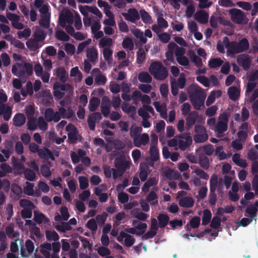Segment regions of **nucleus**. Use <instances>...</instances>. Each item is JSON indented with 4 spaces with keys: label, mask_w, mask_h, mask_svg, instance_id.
I'll use <instances>...</instances> for the list:
<instances>
[{
    "label": "nucleus",
    "mask_w": 258,
    "mask_h": 258,
    "mask_svg": "<svg viewBox=\"0 0 258 258\" xmlns=\"http://www.w3.org/2000/svg\"><path fill=\"white\" fill-rule=\"evenodd\" d=\"M150 159L152 161L155 162L159 159V153L157 147H150Z\"/></svg>",
    "instance_id": "cd10ccee"
},
{
    "label": "nucleus",
    "mask_w": 258,
    "mask_h": 258,
    "mask_svg": "<svg viewBox=\"0 0 258 258\" xmlns=\"http://www.w3.org/2000/svg\"><path fill=\"white\" fill-rule=\"evenodd\" d=\"M25 248L23 245L21 247V255L22 257H28L34 251V245L33 242L30 239H27L25 242Z\"/></svg>",
    "instance_id": "f8f14e48"
},
{
    "label": "nucleus",
    "mask_w": 258,
    "mask_h": 258,
    "mask_svg": "<svg viewBox=\"0 0 258 258\" xmlns=\"http://www.w3.org/2000/svg\"><path fill=\"white\" fill-rule=\"evenodd\" d=\"M68 136L69 140H70L72 143H76L78 140L79 137L80 138L79 141H81L82 140V137L79 135L77 130L68 133Z\"/></svg>",
    "instance_id": "c756f323"
},
{
    "label": "nucleus",
    "mask_w": 258,
    "mask_h": 258,
    "mask_svg": "<svg viewBox=\"0 0 258 258\" xmlns=\"http://www.w3.org/2000/svg\"><path fill=\"white\" fill-rule=\"evenodd\" d=\"M140 14L142 20L144 23L150 24L152 23V17L147 11L144 9L141 10Z\"/></svg>",
    "instance_id": "2f4dec72"
},
{
    "label": "nucleus",
    "mask_w": 258,
    "mask_h": 258,
    "mask_svg": "<svg viewBox=\"0 0 258 258\" xmlns=\"http://www.w3.org/2000/svg\"><path fill=\"white\" fill-rule=\"evenodd\" d=\"M147 170L148 167L147 166H145L144 167H140L139 177L142 181H145L147 180L148 176Z\"/></svg>",
    "instance_id": "de8ad7c7"
},
{
    "label": "nucleus",
    "mask_w": 258,
    "mask_h": 258,
    "mask_svg": "<svg viewBox=\"0 0 258 258\" xmlns=\"http://www.w3.org/2000/svg\"><path fill=\"white\" fill-rule=\"evenodd\" d=\"M142 131V128L141 126H132L130 130V136L133 138V141H134V139H136L139 136V134L141 133Z\"/></svg>",
    "instance_id": "37998d69"
},
{
    "label": "nucleus",
    "mask_w": 258,
    "mask_h": 258,
    "mask_svg": "<svg viewBox=\"0 0 258 258\" xmlns=\"http://www.w3.org/2000/svg\"><path fill=\"white\" fill-rule=\"evenodd\" d=\"M190 58L192 62L194 63L197 67L200 68L202 66L203 63L201 58L197 55L194 52H192V53L190 54Z\"/></svg>",
    "instance_id": "c9c22d12"
},
{
    "label": "nucleus",
    "mask_w": 258,
    "mask_h": 258,
    "mask_svg": "<svg viewBox=\"0 0 258 258\" xmlns=\"http://www.w3.org/2000/svg\"><path fill=\"white\" fill-rule=\"evenodd\" d=\"M228 122V116L226 113L223 112L220 114L214 128H212V130L217 134L221 135L227 130Z\"/></svg>",
    "instance_id": "39448f33"
},
{
    "label": "nucleus",
    "mask_w": 258,
    "mask_h": 258,
    "mask_svg": "<svg viewBox=\"0 0 258 258\" xmlns=\"http://www.w3.org/2000/svg\"><path fill=\"white\" fill-rule=\"evenodd\" d=\"M107 216L108 214L106 212H103L101 215H98L96 217V222L99 225H103L106 220Z\"/></svg>",
    "instance_id": "0e129e2a"
},
{
    "label": "nucleus",
    "mask_w": 258,
    "mask_h": 258,
    "mask_svg": "<svg viewBox=\"0 0 258 258\" xmlns=\"http://www.w3.org/2000/svg\"><path fill=\"white\" fill-rule=\"evenodd\" d=\"M56 76L59 79V81L64 83L68 80V74L66 70L63 67H60L57 69L56 71Z\"/></svg>",
    "instance_id": "412c9836"
},
{
    "label": "nucleus",
    "mask_w": 258,
    "mask_h": 258,
    "mask_svg": "<svg viewBox=\"0 0 258 258\" xmlns=\"http://www.w3.org/2000/svg\"><path fill=\"white\" fill-rule=\"evenodd\" d=\"M46 237L48 241H56L59 239V235L55 231H46Z\"/></svg>",
    "instance_id": "a19ab883"
},
{
    "label": "nucleus",
    "mask_w": 258,
    "mask_h": 258,
    "mask_svg": "<svg viewBox=\"0 0 258 258\" xmlns=\"http://www.w3.org/2000/svg\"><path fill=\"white\" fill-rule=\"evenodd\" d=\"M149 141V137L147 134L144 133L139 135L136 139H134V144L135 147H140L142 145H146Z\"/></svg>",
    "instance_id": "4468645a"
},
{
    "label": "nucleus",
    "mask_w": 258,
    "mask_h": 258,
    "mask_svg": "<svg viewBox=\"0 0 258 258\" xmlns=\"http://www.w3.org/2000/svg\"><path fill=\"white\" fill-rule=\"evenodd\" d=\"M146 57V53L143 48L139 49L137 54V62L138 64H142L144 61Z\"/></svg>",
    "instance_id": "4c0bfd02"
},
{
    "label": "nucleus",
    "mask_w": 258,
    "mask_h": 258,
    "mask_svg": "<svg viewBox=\"0 0 258 258\" xmlns=\"http://www.w3.org/2000/svg\"><path fill=\"white\" fill-rule=\"evenodd\" d=\"M195 19L201 24H206L208 22L209 15L204 10L197 12L195 15Z\"/></svg>",
    "instance_id": "dca6fc26"
},
{
    "label": "nucleus",
    "mask_w": 258,
    "mask_h": 258,
    "mask_svg": "<svg viewBox=\"0 0 258 258\" xmlns=\"http://www.w3.org/2000/svg\"><path fill=\"white\" fill-rule=\"evenodd\" d=\"M13 121L14 125L18 127L21 126L26 122V117L23 113H17L14 116Z\"/></svg>",
    "instance_id": "4be33fe9"
},
{
    "label": "nucleus",
    "mask_w": 258,
    "mask_h": 258,
    "mask_svg": "<svg viewBox=\"0 0 258 258\" xmlns=\"http://www.w3.org/2000/svg\"><path fill=\"white\" fill-rule=\"evenodd\" d=\"M159 227L165 228L169 223L170 218L166 214L160 213L157 216Z\"/></svg>",
    "instance_id": "a211bd4d"
},
{
    "label": "nucleus",
    "mask_w": 258,
    "mask_h": 258,
    "mask_svg": "<svg viewBox=\"0 0 258 258\" xmlns=\"http://www.w3.org/2000/svg\"><path fill=\"white\" fill-rule=\"evenodd\" d=\"M55 37L60 41H68L70 36L63 30H57L55 33Z\"/></svg>",
    "instance_id": "72a5a7b5"
},
{
    "label": "nucleus",
    "mask_w": 258,
    "mask_h": 258,
    "mask_svg": "<svg viewBox=\"0 0 258 258\" xmlns=\"http://www.w3.org/2000/svg\"><path fill=\"white\" fill-rule=\"evenodd\" d=\"M34 220L38 224H41L43 222L47 223L49 222V219L42 213H37L34 212Z\"/></svg>",
    "instance_id": "a878e982"
},
{
    "label": "nucleus",
    "mask_w": 258,
    "mask_h": 258,
    "mask_svg": "<svg viewBox=\"0 0 258 258\" xmlns=\"http://www.w3.org/2000/svg\"><path fill=\"white\" fill-rule=\"evenodd\" d=\"M87 227L93 231H96L97 229V222L94 219H90L87 223Z\"/></svg>",
    "instance_id": "69168bd1"
},
{
    "label": "nucleus",
    "mask_w": 258,
    "mask_h": 258,
    "mask_svg": "<svg viewBox=\"0 0 258 258\" xmlns=\"http://www.w3.org/2000/svg\"><path fill=\"white\" fill-rule=\"evenodd\" d=\"M28 128L30 131H34L37 128V120L35 117H31L27 122Z\"/></svg>",
    "instance_id": "6e6d98bb"
},
{
    "label": "nucleus",
    "mask_w": 258,
    "mask_h": 258,
    "mask_svg": "<svg viewBox=\"0 0 258 258\" xmlns=\"http://www.w3.org/2000/svg\"><path fill=\"white\" fill-rule=\"evenodd\" d=\"M29 149L32 153H37L40 158L47 160L50 159L52 161L55 160L52 152L48 148L44 147L43 149H39V146L34 143L29 144Z\"/></svg>",
    "instance_id": "20e7f679"
},
{
    "label": "nucleus",
    "mask_w": 258,
    "mask_h": 258,
    "mask_svg": "<svg viewBox=\"0 0 258 258\" xmlns=\"http://www.w3.org/2000/svg\"><path fill=\"white\" fill-rule=\"evenodd\" d=\"M80 188L81 189H86L89 185L88 180L86 177L81 176L79 177Z\"/></svg>",
    "instance_id": "4d7b16f0"
},
{
    "label": "nucleus",
    "mask_w": 258,
    "mask_h": 258,
    "mask_svg": "<svg viewBox=\"0 0 258 258\" xmlns=\"http://www.w3.org/2000/svg\"><path fill=\"white\" fill-rule=\"evenodd\" d=\"M200 221V218L198 216H195L190 220L188 224L191 228L196 229L199 227Z\"/></svg>",
    "instance_id": "8fccbe9b"
},
{
    "label": "nucleus",
    "mask_w": 258,
    "mask_h": 258,
    "mask_svg": "<svg viewBox=\"0 0 258 258\" xmlns=\"http://www.w3.org/2000/svg\"><path fill=\"white\" fill-rule=\"evenodd\" d=\"M97 50L95 48H89L87 49V57L91 62H94L97 58Z\"/></svg>",
    "instance_id": "5701e85b"
},
{
    "label": "nucleus",
    "mask_w": 258,
    "mask_h": 258,
    "mask_svg": "<svg viewBox=\"0 0 258 258\" xmlns=\"http://www.w3.org/2000/svg\"><path fill=\"white\" fill-rule=\"evenodd\" d=\"M212 214L209 209H205L203 211V216L202 217V225H207L211 221Z\"/></svg>",
    "instance_id": "473e14b6"
},
{
    "label": "nucleus",
    "mask_w": 258,
    "mask_h": 258,
    "mask_svg": "<svg viewBox=\"0 0 258 258\" xmlns=\"http://www.w3.org/2000/svg\"><path fill=\"white\" fill-rule=\"evenodd\" d=\"M125 19L132 23H135L140 19V14L135 8H131L128 10L127 13L122 14Z\"/></svg>",
    "instance_id": "9d476101"
},
{
    "label": "nucleus",
    "mask_w": 258,
    "mask_h": 258,
    "mask_svg": "<svg viewBox=\"0 0 258 258\" xmlns=\"http://www.w3.org/2000/svg\"><path fill=\"white\" fill-rule=\"evenodd\" d=\"M61 16L63 17L68 24L72 25L73 23L74 16L73 13L70 11H67L64 14H62Z\"/></svg>",
    "instance_id": "3c124183"
},
{
    "label": "nucleus",
    "mask_w": 258,
    "mask_h": 258,
    "mask_svg": "<svg viewBox=\"0 0 258 258\" xmlns=\"http://www.w3.org/2000/svg\"><path fill=\"white\" fill-rule=\"evenodd\" d=\"M199 163L201 167L207 170L209 168V161L208 158L203 154H201L199 156Z\"/></svg>",
    "instance_id": "b1692460"
},
{
    "label": "nucleus",
    "mask_w": 258,
    "mask_h": 258,
    "mask_svg": "<svg viewBox=\"0 0 258 258\" xmlns=\"http://www.w3.org/2000/svg\"><path fill=\"white\" fill-rule=\"evenodd\" d=\"M208 139V135L207 134L204 135L196 134L194 136V141L196 143H201L206 142Z\"/></svg>",
    "instance_id": "79ce46f5"
},
{
    "label": "nucleus",
    "mask_w": 258,
    "mask_h": 258,
    "mask_svg": "<svg viewBox=\"0 0 258 258\" xmlns=\"http://www.w3.org/2000/svg\"><path fill=\"white\" fill-rule=\"evenodd\" d=\"M245 213H246L250 218L254 219L257 216V209L254 204L249 205L245 209Z\"/></svg>",
    "instance_id": "bb28decb"
},
{
    "label": "nucleus",
    "mask_w": 258,
    "mask_h": 258,
    "mask_svg": "<svg viewBox=\"0 0 258 258\" xmlns=\"http://www.w3.org/2000/svg\"><path fill=\"white\" fill-rule=\"evenodd\" d=\"M149 71L157 80L163 81L168 77V73L167 68L159 61L151 63Z\"/></svg>",
    "instance_id": "7ed1b4c3"
},
{
    "label": "nucleus",
    "mask_w": 258,
    "mask_h": 258,
    "mask_svg": "<svg viewBox=\"0 0 258 258\" xmlns=\"http://www.w3.org/2000/svg\"><path fill=\"white\" fill-rule=\"evenodd\" d=\"M122 47L125 49L132 50L134 49V43L133 40L128 37L124 38L122 43Z\"/></svg>",
    "instance_id": "c03bdc74"
},
{
    "label": "nucleus",
    "mask_w": 258,
    "mask_h": 258,
    "mask_svg": "<svg viewBox=\"0 0 258 258\" xmlns=\"http://www.w3.org/2000/svg\"><path fill=\"white\" fill-rule=\"evenodd\" d=\"M158 196L156 193L154 191H151L146 197V200L148 202H150L156 200V202H153L152 205H155L158 203Z\"/></svg>",
    "instance_id": "5fc2aeb1"
},
{
    "label": "nucleus",
    "mask_w": 258,
    "mask_h": 258,
    "mask_svg": "<svg viewBox=\"0 0 258 258\" xmlns=\"http://www.w3.org/2000/svg\"><path fill=\"white\" fill-rule=\"evenodd\" d=\"M223 61L220 58H212L209 61V66L211 68H216L222 66Z\"/></svg>",
    "instance_id": "e433bc0d"
},
{
    "label": "nucleus",
    "mask_w": 258,
    "mask_h": 258,
    "mask_svg": "<svg viewBox=\"0 0 258 258\" xmlns=\"http://www.w3.org/2000/svg\"><path fill=\"white\" fill-rule=\"evenodd\" d=\"M33 187V183L26 182V185L24 187V193L28 196H33L34 194Z\"/></svg>",
    "instance_id": "09e8293b"
},
{
    "label": "nucleus",
    "mask_w": 258,
    "mask_h": 258,
    "mask_svg": "<svg viewBox=\"0 0 258 258\" xmlns=\"http://www.w3.org/2000/svg\"><path fill=\"white\" fill-rule=\"evenodd\" d=\"M176 138L180 139L178 141V146L181 151H185L192 143L191 137L187 133L181 134L176 136Z\"/></svg>",
    "instance_id": "0eeeda50"
},
{
    "label": "nucleus",
    "mask_w": 258,
    "mask_h": 258,
    "mask_svg": "<svg viewBox=\"0 0 258 258\" xmlns=\"http://www.w3.org/2000/svg\"><path fill=\"white\" fill-rule=\"evenodd\" d=\"M221 219L219 216H214L211 222L210 226L214 229H218L221 226Z\"/></svg>",
    "instance_id": "49530a36"
},
{
    "label": "nucleus",
    "mask_w": 258,
    "mask_h": 258,
    "mask_svg": "<svg viewBox=\"0 0 258 258\" xmlns=\"http://www.w3.org/2000/svg\"><path fill=\"white\" fill-rule=\"evenodd\" d=\"M23 173L25 178L28 181H34L36 176L35 172L30 168H25Z\"/></svg>",
    "instance_id": "c85d7f7f"
},
{
    "label": "nucleus",
    "mask_w": 258,
    "mask_h": 258,
    "mask_svg": "<svg viewBox=\"0 0 258 258\" xmlns=\"http://www.w3.org/2000/svg\"><path fill=\"white\" fill-rule=\"evenodd\" d=\"M114 165L120 175H123L124 172L130 167V163L126 161L125 156L123 154H120L114 160Z\"/></svg>",
    "instance_id": "423d86ee"
},
{
    "label": "nucleus",
    "mask_w": 258,
    "mask_h": 258,
    "mask_svg": "<svg viewBox=\"0 0 258 258\" xmlns=\"http://www.w3.org/2000/svg\"><path fill=\"white\" fill-rule=\"evenodd\" d=\"M112 43V39L110 38L104 37L102 38L99 43V45L101 47L105 46H110Z\"/></svg>",
    "instance_id": "680f3d73"
},
{
    "label": "nucleus",
    "mask_w": 258,
    "mask_h": 258,
    "mask_svg": "<svg viewBox=\"0 0 258 258\" xmlns=\"http://www.w3.org/2000/svg\"><path fill=\"white\" fill-rule=\"evenodd\" d=\"M186 92L193 107L196 110L201 109L204 106L206 97L204 90L198 84H192L186 89Z\"/></svg>",
    "instance_id": "f257e3e1"
},
{
    "label": "nucleus",
    "mask_w": 258,
    "mask_h": 258,
    "mask_svg": "<svg viewBox=\"0 0 258 258\" xmlns=\"http://www.w3.org/2000/svg\"><path fill=\"white\" fill-rule=\"evenodd\" d=\"M30 232L38 239L42 238L44 236L43 234L41 233L40 228L36 226V225L32 226L30 229Z\"/></svg>",
    "instance_id": "864d4df0"
},
{
    "label": "nucleus",
    "mask_w": 258,
    "mask_h": 258,
    "mask_svg": "<svg viewBox=\"0 0 258 258\" xmlns=\"http://www.w3.org/2000/svg\"><path fill=\"white\" fill-rule=\"evenodd\" d=\"M225 47L227 48V53L232 55L241 53L247 51L249 47V43L247 39L243 38L238 42L230 41L229 38L225 36L223 39Z\"/></svg>",
    "instance_id": "f03ea898"
},
{
    "label": "nucleus",
    "mask_w": 258,
    "mask_h": 258,
    "mask_svg": "<svg viewBox=\"0 0 258 258\" xmlns=\"http://www.w3.org/2000/svg\"><path fill=\"white\" fill-rule=\"evenodd\" d=\"M138 79L142 83H150L152 82V78L148 72H142L139 74Z\"/></svg>",
    "instance_id": "393cba45"
},
{
    "label": "nucleus",
    "mask_w": 258,
    "mask_h": 258,
    "mask_svg": "<svg viewBox=\"0 0 258 258\" xmlns=\"http://www.w3.org/2000/svg\"><path fill=\"white\" fill-rule=\"evenodd\" d=\"M102 116L101 113L98 112H94L90 115L87 119L90 129L92 131H94L95 128L96 121L100 120Z\"/></svg>",
    "instance_id": "ddd939ff"
},
{
    "label": "nucleus",
    "mask_w": 258,
    "mask_h": 258,
    "mask_svg": "<svg viewBox=\"0 0 258 258\" xmlns=\"http://www.w3.org/2000/svg\"><path fill=\"white\" fill-rule=\"evenodd\" d=\"M194 201L191 197H185L179 201V205L183 208H191L194 205Z\"/></svg>",
    "instance_id": "6ab92c4d"
},
{
    "label": "nucleus",
    "mask_w": 258,
    "mask_h": 258,
    "mask_svg": "<svg viewBox=\"0 0 258 258\" xmlns=\"http://www.w3.org/2000/svg\"><path fill=\"white\" fill-rule=\"evenodd\" d=\"M218 19H219V22L221 24H223L224 25H228V23L229 22L225 21L224 18L221 17H219L218 18L214 16H212L210 17V23L211 26L213 28H216L218 26Z\"/></svg>",
    "instance_id": "aec40b11"
},
{
    "label": "nucleus",
    "mask_w": 258,
    "mask_h": 258,
    "mask_svg": "<svg viewBox=\"0 0 258 258\" xmlns=\"http://www.w3.org/2000/svg\"><path fill=\"white\" fill-rule=\"evenodd\" d=\"M40 171L42 175L45 177H48L51 174L49 167L46 165H42L40 167Z\"/></svg>",
    "instance_id": "052dcab7"
},
{
    "label": "nucleus",
    "mask_w": 258,
    "mask_h": 258,
    "mask_svg": "<svg viewBox=\"0 0 258 258\" xmlns=\"http://www.w3.org/2000/svg\"><path fill=\"white\" fill-rule=\"evenodd\" d=\"M133 225L135 227V228L141 231H146V229L147 228V225L146 223L140 222L138 220H134L133 221Z\"/></svg>",
    "instance_id": "bf43d9fd"
},
{
    "label": "nucleus",
    "mask_w": 258,
    "mask_h": 258,
    "mask_svg": "<svg viewBox=\"0 0 258 258\" xmlns=\"http://www.w3.org/2000/svg\"><path fill=\"white\" fill-rule=\"evenodd\" d=\"M17 65L19 67V72L17 76L19 77L20 79L25 81L27 76L23 64L17 63Z\"/></svg>",
    "instance_id": "ea45409f"
},
{
    "label": "nucleus",
    "mask_w": 258,
    "mask_h": 258,
    "mask_svg": "<svg viewBox=\"0 0 258 258\" xmlns=\"http://www.w3.org/2000/svg\"><path fill=\"white\" fill-rule=\"evenodd\" d=\"M44 117L48 122L54 121L57 122L60 119L59 113L57 112H55L51 108H48L45 110Z\"/></svg>",
    "instance_id": "9b49d317"
},
{
    "label": "nucleus",
    "mask_w": 258,
    "mask_h": 258,
    "mask_svg": "<svg viewBox=\"0 0 258 258\" xmlns=\"http://www.w3.org/2000/svg\"><path fill=\"white\" fill-rule=\"evenodd\" d=\"M236 6L246 11H249L251 9V5L249 2L239 1L236 3Z\"/></svg>",
    "instance_id": "e2e57ef3"
},
{
    "label": "nucleus",
    "mask_w": 258,
    "mask_h": 258,
    "mask_svg": "<svg viewBox=\"0 0 258 258\" xmlns=\"http://www.w3.org/2000/svg\"><path fill=\"white\" fill-rule=\"evenodd\" d=\"M142 94L140 91H134L131 95L132 99L135 104H137L141 99Z\"/></svg>",
    "instance_id": "13d9d810"
},
{
    "label": "nucleus",
    "mask_w": 258,
    "mask_h": 258,
    "mask_svg": "<svg viewBox=\"0 0 258 258\" xmlns=\"http://www.w3.org/2000/svg\"><path fill=\"white\" fill-rule=\"evenodd\" d=\"M237 62L245 71L249 69L251 65V59L248 54L243 53L237 55L236 58Z\"/></svg>",
    "instance_id": "1a4fd4ad"
},
{
    "label": "nucleus",
    "mask_w": 258,
    "mask_h": 258,
    "mask_svg": "<svg viewBox=\"0 0 258 258\" xmlns=\"http://www.w3.org/2000/svg\"><path fill=\"white\" fill-rule=\"evenodd\" d=\"M240 89L235 86H231L228 89L227 94L229 98L233 100L236 101L240 96Z\"/></svg>",
    "instance_id": "2eb2a0df"
},
{
    "label": "nucleus",
    "mask_w": 258,
    "mask_h": 258,
    "mask_svg": "<svg viewBox=\"0 0 258 258\" xmlns=\"http://www.w3.org/2000/svg\"><path fill=\"white\" fill-rule=\"evenodd\" d=\"M229 14L231 16L232 21L236 23L240 24H242L244 18L243 12L238 9L233 8L229 11Z\"/></svg>",
    "instance_id": "6e6552de"
},
{
    "label": "nucleus",
    "mask_w": 258,
    "mask_h": 258,
    "mask_svg": "<svg viewBox=\"0 0 258 258\" xmlns=\"http://www.w3.org/2000/svg\"><path fill=\"white\" fill-rule=\"evenodd\" d=\"M56 229L59 232H65L67 231L71 230L72 227L68 222H62L60 225L56 226Z\"/></svg>",
    "instance_id": "f704fd0d"
},
{
    "label": "nucleus",
    "mask_w": 258,
    "mask_h": 258,
    "mask_svg": "<svg viewBox=\"0 0 258 258\" xmlns=\"http://www.w3.org/2000/svg\"><path fill=\"white\" fill-rule=\"evenodd\" d=\"M100 104V99L94 97L92 98L89 102V110L91 112L95 111Z\"/></svg>",
    "instance_id": "7c9ffc66"
},
{
    "label": "nucleus",
    "mask_w": 258,
    "mask_h": 258,
    "mask_svg": "<svg viewBox=\"0 0 258 258\" xmlns=\"http://www.w3.org/2000/svg\"><path fill=\"white\" fill-rule=\"evenodd\" d=\"M6 233L9 237H17L19 235V232L14 231L13 225H9L6 228Z\"/></svg>",
    "instance_id": "a18cd8bd"
},
{
    "label": "nucleus",
    "mask_w": 258,
    "mask_h": 258,
    "mask_svg": "<svg viewBox=\"0 0 258 258\" xmlns=\"http://www.w3.org/2000/svg\"><path fill=\"white\" fill-rule=\"evenodd\" d=\"M187 115V116L186 119V125L190 127L196 123L199 114L198 112L192 111Z\"/></svg>",
    "instance_id": "f3484780"
},
{
    "label": "nucleus",
    "mask_w": 258,
    "mask_h": 258,
    "mask_svg": "<svg viewBox=\"0 0 258 258\" xmlns=\"http://www.w3.org/2000/svg\"><path fill=\"white\" fill-rule=\"evenodd\" d=\"M39 25L45 29L50 26V16H42L39 21Z\"/></svg>",
    "instance_id": "58836bf2"
},
{
    "label": "nucleus",
    "mask_w": 258,
    "mask_h": 258,
    "mask_svg": "<svg viewBox=\"0 0 258 258\" xmlns=\"http://www.w3.org/2000/svg\"><path fill=\"white\" fill-rule=\"evenodd\" d=\"M135 242V239L133 236L130 234H127L124 240V244L126 247H131L132 246Z\"/></svg>",
    "instance_id": "338daca9"
},
{
    "label": "nucleus",
    "mask_w": 258,
    "mask_h": 258,
    "mask_svg": "<svg viewBox=\"0 0 258 258\" xmlns=\"http://www.w3.org/2000/svg\"><path fill=\"white\" fill-rule=\"evenodd\" d=\"M6 236L4 232L0 231V252H4L7 247Z\"/></svg>",
    "instance_id": "603ef678"
},
{
    "label": "nucleus",
    "mask_w": 258,
    "mask_h": 258,
    "mask_svg": "<svg viewBox=\"0 0 258 258\" xmlns=\"http://www.w3.org/2000/svg\"><path fill=\"white\" fill-rule=\"evenodd\" d=\"M17 35L19 39L29 37L31 35V30L29 28H26L22 31H18Z\"/></svg>",
    "instance_id": "774afa93"
}]
</instances>
